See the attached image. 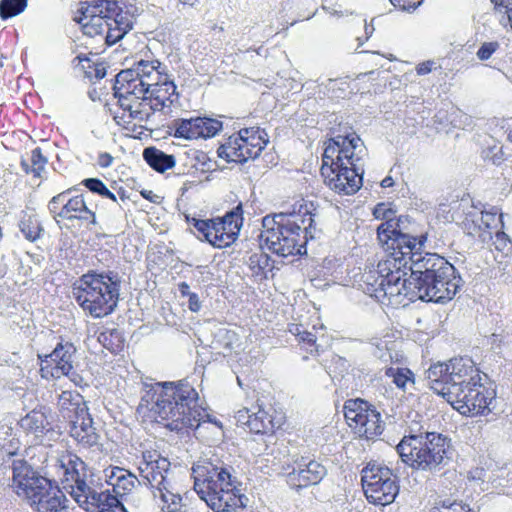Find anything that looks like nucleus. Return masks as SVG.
<instances>
[{"label":"nucleus","instance_id":"dca6fc26","mask_svg":"<svg viewBox=\"0 0 512 512\" xmlns=\"http://www.w3.org/2000/svg\"><path fill=\"white\" fill-rule=\"evenodd\" d=\"M333 174L328 178H324V182L330 189L339 194L352 195L356 193L362 186L364 168L362 166H349L339 163L333 168Z\"/></svg>","mask_w":512,"mask_h":512},{"label":"nucleus","instance_id":"69168bd1","mask_svg":"<svg viewBox=\"0 0 512 512\" xmlns=\"http://www.w3.org/2000/svg\"><path fill=\"white\" fill-rule=\"evenodd\" d=\"M201 307H202V305H201V301H200L198 294L193 293L192 295H189L188 308L190 309V311L199 312Z\"/></svg>","mask_w":512,"mask_h":512},{"label":"nucleus","instance_id":"423d86ee","mask_svg":"<svg viewBox=\"0 0 512 512\" xmlns=\"http://www.w3.org/2000/svg\"><path fill=\"white\" fill-rule=\"evenodd\" d=\"M58 473L62 475L61 482L66 490L79 504L89 510L88 505L94 507H113L118 503L116 496L109 491L97 492L86 482V464L77 455L65 452L57 458Z\"/></svg>","mask_w":512,"mask_h":512},{"label":"nucleus","instance_id":"20e7f679","mask_svg":"<svg viewBox=\"0 0 512 512\" xmlns=\"http://www.w3.org/2000/svg\"><path fill=\"white\" fill-rule=\"evenodd\" d=\"M121 282L116 271L90 270L73 285V298L85 313L93 318H103L117 308Z\"/></svg>","mask_w":512,"mask_h":512},{"label":"nucleus","instance_id":"680f3d73","mask_svg":"<svg viewBox=\"0 0 512 512\" xmlns=\"http://www.w3.org/2000/svg\"><path fill=\"white\" fill-rule=\"evenodd\" d=\"M176 85L173 81L169 80L167 77L164 78L161 89H162V95L169 96V100H167V103L170 105L173 103V100L171 97L176 94Z\"/></svg>","mask_w":512,"mask_h":512},{"label":"nucleus","instance_id":"aec40b11","mask_svg":"<svg viewBox=\"0 0 512 512\" xmlns=\"http://www.w3.org/2000/svg\"><path fill=\"white\" fill-rule=\"evenodd\" d=\"M389 236L385 239H378L385 252H403V256L409 259L414 253H420L426 241L425 236L417 238L411 236L408 232L387 233Z\"/></svg>","mask_w":512,"mask_h":512},{"label":"nucleus","instance_id":"c9c22d12","mask_svg":"<svg viewBox=\"0 0 512 512\" xmlns=\"http://www.w3.org/2000/svg\"><path fill=\"white\" fill-rule=\"evenodd\" d=\"M236 340L237 335L234 331L220 327L213 332L211 347L214 350H218V353L225 356L232 351L233 344L236 342Z\"/></svg>","mask_w":512,"mask_h":512},{"label":"nucleus","instance_id":"09e8293b","mask_svg":"<svg viewBox=\"0 0 512 512\" xmlns=\"http://www.w3.org/2000/svg\"><path fill=\"white\" fill-rule=\"evenodd\" d=\"M439 504L440 506L434 507V512H474L468 505L461 502L443 500Z\"/></svg>","mask_w":512,"mask_h":512},{"label":"nucleus","instance_id":"8fccbe9b","mask_svg":"<svg viewBox=\"0 0 512 512\" xmlns=\"http://www.w3.org/2000/svg\"><path fill=\"white\" fill-rule=\"evenodd\" d=\"M148 100L154 101L151 104V109L153 111H160L164 107L169 106L167 100H169V96L162 95L161 87H156L151 90L148 96Z\"/></svg>","mask_w":512,"mask_h":512},{"label":"nucleus","instance_id":"a878e982","mask_svg":"<svg viewBox=\"0 0 512 512\" xmlns=\"http://www.w3.org/2000/svg\"><path fill=\"white\" fill-rule=\"evenodd\" d=\"M232 136L247 147L246 150L250 151H245L248 157H258L268 143L267 134L259 127L243 128Z\"/></svg>","mask_w":512,"mask_h":512},{"label":"nucleus","instance_id":"e2e57ef3","mask_svg":"<svg viewBox=\"0 0 512 512\" xmlns=\"http://www.w3.org/2000/svg\"><path fill=\"white\" fill-rule=\"evenodd\" d=\"M78 220L87 221L93 225L97 224L95 213L85 204V208L76 214Z\"/></svg>","mask_w":512,"mask_h":512},{"label":"nucleus","instance_id":"79ce46f5","mask_svg":"<svg viewBox=\"0 0 512 512\" xmlns=\"http://www.w3.org/2000/svg\"><path fill=\"white\" fill-rule=\"evenodd\" d=\"M28 0H1L0 17L3 20L18 16L25 11Z\"/></svg>","mask_w":512,"mask_h":512},{"label":"nucleus","instance_id":"2eb2a0df","mask_svg":"<svg viewBox=\"0 0 512 512\" xmlns=\"http://www.w3.org/2000/svg\"><path fill=\"white\" fill-rule=\"evenodd\" d=\"M13 488L19 496H24L29 501L51 483L49 479L40 475L25 460H14L12 464Z\"/></svg>","mask_w":512,"mask_h":512},{"label":"nucleus","instance_id":"5701e85b","mask_svg":"<svg viewBox=\"0 0 512 512\" xmlns=\"http://www.w3.org/2000/svg\"><path fill=\"white\" fill-rule=\"evenodd\" d=\"M149 458L152 456L149 455ZM169 466L170 462L166 458L146 460L145 467H140L143 484L149 486L152 492L157 491L164 484H169L166 478Z\"/></svg>","mask_w":512,"mask_h":512},{"label":"nucleus","instance_id":"ea45409f","mask_svg":"<svg viewBox=\"0 0 512 512\" xmlns=\"http://www.w3.org/2000/svg\"><path fill=\"white\" fill-rule=\"evenodd\" d=\"M385 375L392 378L393 383L403 391L406 390L407 384H414V374L408 368L388 367L385 370Z\"/></svg>","mask_w":512,"mask_h":512},{"label":"nucleus","instance_id":"1a4fd4ad","mask_svg":"<svg viewBox=\"0 0 512 512\" xmlns=\"http://www.w3.org/2000/svg\"><path fill=\"white\" fill-rule=\"evenodd\" d=\"M242 204H238L222 218L197 219L188 218V223L198 232L197 237L216 248L230 246L237 239L243 224Z\"/></svg>","mask_w":512,"mask_h":512},{"label":"nucleus","instance_id":"6e6552de","mask_svg":"<svg viewBox=\"0 0 512 512\" xmlns=\"http://www.w3.org/2000/svg\"><path fill=\"white\" fill-rule=\"evenodd\" d=\"M410 260L403 252H386L379 260L376 273L378 277L370 282L372 275H366L367 292L377 299L404 295L408 299V278Z\"/></svg>","mask_w":512,"mask_h":512},{"label":"nucleus","instance_id":"37998d69","mask_svg":"<svg viewBox=\"0 0 512 512\" xmlns=\"http://www.w3.org/2000/svg\"><path fill=\"white\" fill-rule=\"evenodd\" d=\"M98 341L103 347L114 352L121 347L123 337L118 329H107L98 335Z\"/></svg>","mask_w":512,"mask_h":512},{"label":"nucleus","instance_id":"3c124183","mask_svg":"<svg viewBox=\"0 0 512 512\" xmlns=\"http://www.w3.org/2000/svg\"><path fill=\"white\" fill-rule=\"evenodd\" d=\"M139 80V72L136 70V63L132 68L120 71L115 78L114 86H123Z\"/></svg>","mask_w":512,"mask_h":512},{"label":"nucleus","instance_id":"39448f33","mask_svg":"<svg viewBox=\"0 0 512 512\" xmlns=\"http://www.w3.org/2000/svg\"><path fill=\"white\" fill-rule=\"evenodd\" d=\"M450 448V440L442 434L420 432L405 435L396 446V451L411 468L435 473L448 465Z\"/></svg>","mask_w":512,"mask_h":512},{"label":"nucleus","instance_id":"49530a36","mask_svg":"<svg viewBox=\"0 0 512 512\" xmlns=\"http://www.w3.org/2000/svg\"><path fill=\"white\" fill-rule=\"evenodd\" d=\"M20 230L26 239L35 241L39 238L42 231L40 222L36 218L28 217L19 224Z\"/></svg>","mask_w":512,"mask_h":512},{"label":"nucleus","instance_id":"58836bf2","mask_svg":"<svg viewBox=\"0 0 512 512\" xmlns=\"http://www.w3.org/2000/svg\"><path fill=\"white\" fill-rule=\"evenodd\" d=\"M148 85L149 83L143 82V80H138L124 84L123 86H114L113 90L120 91L129 98L130 96H134L136 100L142 99L143 101H147V94H149Z\"/></svg>","mask_w":512,"mask_h":512},{"label":"nucleus","instance_id":"a18cd8bd","mask_svg":"<svg viewBox=\"0 0 512 512\" xmlns=\"http://www.w3.org/2000/svg\"><path fill=\"white\" fill-rule=\"evenodd\" d=\"M481 156L484 161L495 166H500L507 159L504 146L493 145L482 150Z\"/></svg>","mask_w":512,"mask_h":512},{"label":"nucleus","instance_id":"412c9836","mask_svg":"<svg viewBox=\"0 0 512 512\" xmlns=\"http://www.w3.org/2000/svg\"><path fill=\"white\" fill-rule=\"evenodd\" d=\"M69 426L70 436L81 446L90 448L99 444L100 435L89 411L80 414V417L72 420Z\"/></svg>","mask_w":512,"mask_h":512},{"label":"nucleus","instance_id":"bb28decb","mask_svg":"<svg viewBox=\"0 0 512 512\" xmlns=\"http://www.w3.org/2000/svg\"><path fill=\"white\" fill-rule=\"evenodd\" d=\"M105 476L109 479V484L112 485L113 492L117 496H123L132 491L136 483L141 484L134 474L120 467L105 470Z\"/></svg>","mask_w":512,"mask_h":512},{"label":"nucleus","instance_id":"338daca9","mask_svg":"<svg viewBox=\"0 0 512 512\" xmlns=\"http://www.w3.org/2000/svg\"><path fill=\"white\" fill-rule=\"evenodd\" d=\"M496 6H504L512 27V0H491Z\"/></svg>","mask_w":512,"mask_h":512},{"label":"nucleus","instance_id":"9d476101","mask_svg":"<svg viewBox=\"0 0 512 512\" xmlns=\"http://www.w3.org/2000/svg\"><path fill=\"white\" fill-rule=\"evenodd\" d=\"M361 482L365 496L372 504H391L399 493L397 476L386 466L367 464L361 471Z\"/></svg>","mask_w":512,"mask_h":512},{"label":"nucleus","instance_id":"f257e3e1","mask_svg":"<svg viewBox=\"0 0 512 512\" xmlns=\"http://www.w3.org/2000/svg\"><path fill=\"white\" fill-rule=\"evenodd\" d=\"M197 391L187 382L143 383L138 412L170 431L183 433L196 429L202 422H211L198 403Z\"/></svg>","mask_w":512,"mask_h":512},{"label":"nucleus","instance_id":"0e129e2a","mask_svg":"<svg viewBox=\"0 0 512 512\" xmlns=\"http://www.w3.org/2000/svg\"><path fill=\"white\" fill-rule=\"evenodd\" d=\"M114 96L118 98V103L123 110H131L133 104L130 102L129 97H127L120 91H114Z\"/></svg>","mask_w":512,"mask_h":512},{"label":"nucleus","instance_id":"4c0bfd02","mask_svg":"<svg viewBox=\"0 0 512 512\" xmlns=\"http://www.w3.org/2000/svg\"><path fill=\"white\" fill-rule=\"evenodd\" d=\"M248 266L253 275L260 279L267 278V272L273 268L270 256L263 252L252 254L248 259Z\"/></svg>","mask_w":512,"mask_h":512},{"label":"nucleus","instance_id":"7ed1b4c3","mask_svg":"<svg viewBox=\"0 0 512 512\" xmlns=\"http://www.w3.org/2000/svg\"><path fill=\"white\" fill-rule=\"evenodd\" d=\"M191 470L195 492L214 512H232L246 506L247 497L241 493L232 466L218 457L203 458Z\"/></svg>","mask_w":512,"mask_h":512},{"label":"nucleus","instance_id":"f8f14e48","mask_svg":"<svg viewBox=\"0 0 512 512\" xmlns=\"http://www.w3.org/2000/svg\"><path fill=\"white\" fill-rule=\"evenodd\" d=\"M344 416L348 425L367 440L379 436L384 430L380 413L360 398L345 401Z\"/></svg>","mask_w":512,"mask_h":512},{"label":"nucleus","instance_id":"72a5a7b5","mask_svg":"<svg viewBox=\"0 0 512 512\" xmlns=\"http://www.w3.org/2000/svg\"><path fill=\"white\" fill-rule=\"evenodd\" d=\"M143 158L152 169L161 173L175 165V158L173 155L166 154L155 147L145 148L143 151Z\"/></svg>","mask_w":512,"mask_h":512},{"label":"nucleus","instance_id":"2f4dec72","mask_svg":"<svg viewBox=\"0 0 512 512\" xmlns=\"http://www.w3.org/2000/svg\"><path fill=\"white\" fill-rule=\"evenodd\" d=\"M87 12L95 13L97 16H103V20L112 22L114 17L119 15L120 6L116 0H93L91 2H81Z\"/></svg>","mask_w":512,"mask_h":512},{"label":"nucleus","instance_id":"b1692460","mask_svg":"<svg viewBox=\"0 0 512 512\" xmlns=\"http://www.w3.org/2000/svg\"><path fill=\"white\" fill-rule=\"evenodd\" d=\"M340 146L341 153L340 158L337 159L336 163H339L340 167L343 164L353 166H362V154L364 152L363 143L361 139L356 135L341 136L340 135Z\"/></svg>","mask_w":512,"mask_h":512},{"label":"nucleus","instance_id":"cd10ccee","mask_svg":"<svg viewBox=\"0 0 512 512\" xmlns=\"http://www.w3.org/2000/svg\"><path fill=\"white\" fill-rule=\"evenodd\" d=\"M307 226H304V233L298 235L286 236V238H280V245H274L275 248H267L271 252L281 257H287L295 254L306 253V239H307Z\"/></svg>","mask_w":512,"mask_h":512},{"label":"nucleus","instance_id":"774afa93","mask_svg":"<svg viewBox=\"0 0 512 512\" xmlns=\"http://www.w3.org/2000/svg\"><path fill=\"white\" fill-rule=\"evenodd\" d=\"M92 69V78L100 80L106 76V68L102 64L93 63Z\"/></svg>","mask_w":512,"mask_h":512},{"label":"nucleus","instance_id":"f3484780","mask_svg":"<svg viewBox=\"0 0 512 512\" xmlns=\"http://www.w3.org/2000/svg\"><path fill=\"white\" fill-rule=\"evenodd\" d=\"M173 127L176 138H210L222 130V122L209 117L182 118L175 120Z\"/></svg>","mask_w":512,"mask_h":512},{"label":"nucleus","instance_id":"f704fd0d","mask_svg":"<svg viewBox=\"0 0 512 512\" xmlns=\"http://www.w3.org/2000/svg\"><path fill=\"white\" fill-rule=\"evenodd\" d=\"M341 146H340V135L329 140L322 155V166L320 169L321 176L328 178L330 174H333V168L336 167L337 159L340 158Z\"/></svg>","mask_w":512,"mask_h":512},{"label":"nucleus","instance_id":"864d4df0","mask_svg":"<svg viewBox=\"0 0 512 512\" xmlns=\"http://www.w3.org/2000/svg\"><path fill=\"white\" fill-rule=\"evenodd\" d=\"M92 65L91 60L85 55H78L72 60V66L75 69H80L86 77L92 79Z\"/></svg>","mask_w":512,"mask_h":512},{"label":"nucleus","instance_id":"0eeeda50","mask_svg":"<svg viewBox=\"0 0 512 512\" xmlns=\"http://www.w3.org/2000/svg\"><path fill=\"white\" fill-rule=\"evenodd\" d=\"M430 388L442 397L460 395L461 389L481 381L478 368L471 358L460 357L448 363L432 364L426 371Z\"/></svg>","mask_w":512,"mask_h":512},{"label":"nucleus","instance_id":"9b49d317","mask_svg":"<svg viewBox=\"0 0 512 512\" xmlns=\"http://www.w3.org/2000/svg\"><path fill=\"white\" fill-rule=\"evenodd\" d=\"M312 215L302 216L295 213H279L273 216L267 215L262 219L264 230L260 234L261 241L267 248H275L280 245V238L304 233V226L311 227Z\"/></svg>","mask_w":512,"mask_h":512},{"label":"nucleus","instance_id":"7c9ffc66","mask_svg":"<svg viewBox=\"0 0 512 512\" xmlns=\"http://www.w3.org/2000/svg\"><path fill=\"white\" fill-rule=\"evenodd\" d=\"M21 426L33 432L37 437L43 436L52 430L51 423L45 412L33 410L21 419Z\"/></svg>","mask_w":512,"mask_h":512},{"label":"nucleus","instance_id":"ddd939ff","mask_svg":"<svg viewBox=\"0 0 512 512\" xmlns=\"http://www.w3.org/2000/svg\"><path fill=\"white\" fill-rule=\"evenodd\" d=\"M447 395L443 398L460 414L465 416L485 414L491 411L490 405L495 400L494 389L485 387L481 381L461 389L460 395Z\"/></svg>","mask_w":512,"mask_h":512},{"label":"nucleus","instance_id":"603ef678","mask_svg":"<svg viewBox=\"0 0 512 512\" xmlns=\"http://www.w3.org/2000/svg\"><path fill=\"white\" fill-rule=\"evenodd\" d=\"M76 190H77L76 187H73V188L67 189V190L55 195L54 197H52V199L49 201L48 209H49L50 213H52L54 215V218L59 217L58 216V213L60 210L59 205L63 206V204L66 201V198L70 194V192L76 191Z\"/></svg>","mask_w":512,"mask_h":512},{"label":"nucleus","instance_id":"c756f323","mask_svg":"<svg viewBox=\"0 0 512 512\" xmlns=\"http://www.w3.org/2000/svg\"><path fill=\"white\" fill-rule=\"evenodd\" d=\"M246 146L240 143L233 136H230L227 141L220 145L217 149V154L220 158L227 162L244 163L249 159H255L256 157H248L245 153ZM247 152H249L247 150Z\"/></svg>","mask_w":512,"mask_h":512},{"label":"nucleus","instance_id":"c03bdc74","mask_svg":"<svg viewBox=\"0 0 512 512\" xmlns=\"http://www.w3.org/2000/svg\"><path fill=\"white\" fill-rule=\"evenodd\" d=\"M161 68V63L158 60L155 61H147L140 60L136 62V70L139 72V80H143V82L148 83L147 78L151 77H159V69Z\"/></svg>","mask_w":512,"mask_h":512},{"label":"nucleus","instance_id":"4d7b16f0","mask_svg":"<svg viewBox=\"0 0 512 512\" xmlns=\"http://www.w3.org/2000/svg\"><path fill=\"white\" fill-rule=\"evenodd\" d=\"M299 341L302 342L310 353L319 352V345L316 343V336L309 331L303 330L299 336Z\"/></svg>","mask_w":512,"mask_h":512},{"label":"nucleus","instance_id":"5fc2aeb1","mask_svg":"<svg viewBox=\"0 0 512 512\" xmlns=\"http://www.w3.org/2000/svg\"><path fill=\"white\" fill-rule=\"evenodd\" d=\"M500 47L497 41L484 42L479 47L476 55L479 60H488Z\"/></svg>","mask_w":512,"mask_h":512},{"label":"nucleus","instance_id":"de8ad7c7","mask_svg":"<svg viewBox=\"0 0 512 512\" xmlns=\"http://www.w3.org/2000/svg\"><path fill=\"white\" fill-rule=\"evenodd\" d=\"M168 486L169 484H164L157 491H153L154 498H160L167 509L180 506L182 501L181 496L170 491Z\"/></svg>","mask_w":512,"mask_h":512},{"label":"nucleus","instance_id":"052dcab7","mask_svg":"<svg viewBox=\"0 0 512 512\" xmlns=\"http://www.w3.org/2000/svg\"><path fill=\"white\" fill-rule=\"evenodd\" d=\"M395 6L404 11L416 9L422 2V0H390Z\"/></svg>","mask_w":512,"mask_h":512},{"label":"nucleus","instance_id":"473e14b6","mask_svg":"<svg viewBox=\"0 0 512 512\" xmlns=\"http://www.w3.org/2000/svg\"><path fill=\"white\" fill-rule=\"evenodd\" d=\"M396 211L390 207H387L385 203H378L373 209V216L376 219L385 220L382 224H380L377 228V238L378 239H387V233H392L395 231V227L398 225L397 222H394V216Z\"/></svg>","mask_w":512,"mask_h":512},{"label":"nucleus","instance_id":"bf43d9fd","mask_svg":"<svg viewBox=\"0 0 512 512\" xmlns=\"http://www.w3.org/2000/svg\"><path fill=\"white\" fill-rule=\"evenodd\" d=\"M84 185L90 192L99 194L103 186L105 185L102 180L98 178H86L81 183Z\"/></svg>","mask_w":512,"mask_h":512},{"label":"nucleus","instance_id":"4468645a","mask_svg":"<svg viewBox=\"0 0 512 512\" xmlns=\"http://www.w3.org/2000/svg\"><path fill=\"white\" fill-rule=\"evenodd\" d=\"M76 353L77 349L71 342H59L53 351L49 354L38 355L41 362V371L49 368L50 375L59 378L61 375L67 376L75 384L82 381V377L76 372Z\"/></svg>","mask_w":512,"mask_h":512},{"label":"nucleus","instance_id":"f03ea898","mask_svg":"<svg viewBox=\"0 0 512 512\" xmlns=\"http://www.w3.org/2000/svg\"><path fill=\"white\" fill-rule=\"evenodd\" d=\"M408 300L444 303L453 299L462 279L444 257L430 252L409 256Z\"/></svg>","mask_w":512,"mask_h":512},{"label":"nucleus","instance_id":"c85d7f7f","mask_svg":"<svg viewBox=\"0 0 512 512\" xmlns=\"http://www.w3.org/2000/svg\"><path fill=\"white\" fill-rule=\"evenodd\" d=\"M80 5L78 9L79 16H76L74 20L82 26L83 33L90 37L105 33L107 26L103 20V16H97L95 13L87 12L85 6L81 3Z\"/></svg>","mask_w":512,"mask_h":512},{"label":"nucleus","instance_id":"a19ab883","mask_svg":"<svg viewBox=\"0 0 512 512\" xmlns=\"http://www.w3.org/2000/svg\"><path fill=\"white\" fill-rule=\"evenodd\" d=\"M83 195L66 198L63 206L60 208L58 216L63 219L74 220L76 214L85 208Z\"/></svg>","mask_w":512,"mask_h":512},{"label":"nucleus","instance_id":"4be33fe9","mask_svg":"<svg viewBox=\"0 0 512 512\" xmlns=\"http://www.w3.org/2000/svg\"><path fill=\"white\" fill-rule=\"evenodd\" d=\"M68 499L63 491L51 482L35 496L30 503L36 506L38 512H62L67 508Z\"/></svg>","mask_w":512,"mask_h":512},{"label":"nucleus","instance_id":"6ab92c4d","mask_svg":"<svg viewBox=\"0 0 512 512\" xmlns=\"http://www.w3.org/2000/svg\"><path fill=\"white\" fill-rule=\"evenodd\" d=\"M326 474L327 469L321 463L315 460L305 461L302 458L286 477L290 487L300 489L319 484Z\"/></svg>","mask_w":512,"mask_h":512},{"label":"nucleus","instance_id":"13d9d810","mask_svg":"<svg viewBox=\"0 0 512 512\" xmlns=\"http://www.w3.org/2000/svg\"><path fill=\"white\" fill-rule=\"evenodd\" d=\"M116 28L128 33L133 28L132 21L127 17V14L120 8L119 15L115 16L111 22Z\"/></svg>","mask_w":512,"mask_h":512},{"label":"nucleus","instance_id":"393cba45","mask_svg":"<svg viewBox=\"0 0 512 512\" xmlns=\"http://www.w3.org/2000/svg\"><path fill=\"white\" fill-rule=\"evenodd\" d=\"M58 408L62 417L69 423L88 412V407L78 393L63 391L58 398Z\"/></svg>","mask_w":512,"mask_h":512},{"label":"nucleus","instance_id":"6e6d98bb","mask_svg":"<svg viewBox=\"0 0 512 512\" xmlns=\"http://www.w3.org/2000/svg\"><path fill=\"white\" fill-rule=\"evenodd\" d=\"M106 35H105V41L108 45H114L119 40H121L127 33L124 31H121L120 29L116 28L115 25H113L110 22H107L106 24Z\"/></svg>","mask_w":512,"mask_h":512},{"label":"nucleus","instance_id":"e433bc0d","mask_svg":"<svg viewBox=\"0 0 512 512\" xmlns=\"http://www.w3.org/2000/svg\"><path fill=\"white\" fill-rule=\"evenodd\" d=\"M47 164V158L43 156L39 147L31 151L30 158L21 159V167L26 174H33L35 177H40Z\"/></svg>","mask_w":512,"mask_h":512},{"label":"nucleus","instance_id":"a211bd4d","mask_svg":"<svg viewBox=\"0 0 512 512\" xmlns=\"http://www.w3.org/2000/svg\"><path fill=\"white\" fill-rule=\"evenodd\" d=\"M236 423L239 426L247 427L255 434H273L276 428L282 425L283 417L272 416L268 411L258 406L257 411L243 408L235 415Z\"/></svg>","mask_w":512,"mask_h":512}]
</instances>
